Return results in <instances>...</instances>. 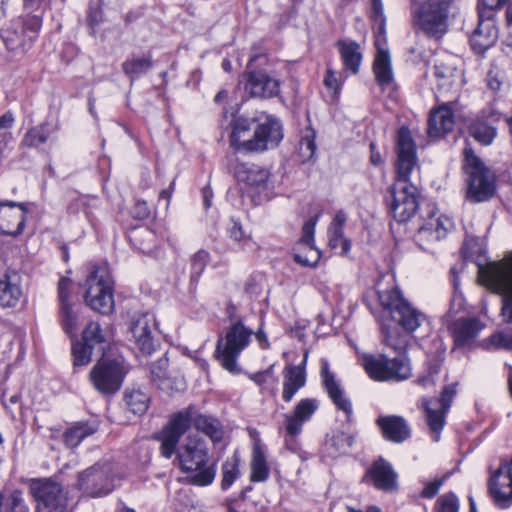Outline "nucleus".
Masks as SVG:
<instances>
[{
  "label": "nucleus",
  "mask_w": 512,
  "mask_h": 512,
  "mask_svg": "<svg viewBox=\"0 0 512 512\" xmlns=\"http://www.w3.org/2000/svg\"><path fill=\"white\" fill-rule=\"evenodd\" d=\"M42 26V20L39 16H29L23 23L22 31L28 36V42H34Z\"/></svg>",
  "instance_id": "13d9d810"
},
{
  "label": "nucleus",
  "mask_w": 512,
  "mask_h": 512,
  "mask_svg": "<svg viewBox=\"0 0 512 512\" xmlns=\"http://www.w3.org/2000/svg\"><path fill=\"white\" fill-rule=\"evenodd\" d=\"M49 133L45 124L30 128L22 139V144L29 148L38 147L45 143Z\"/></svg>",
  "instance_id": "de8ad7c7"
},
{
  "label": "nucleus",
  "mask_w": 512,
  "mask_h": 512,
  "mask_svg": "<svg viewBox=\"0 0 512 512\" xmlns=\"http://www.w3.org/2000/svg\"><path fill=\"white\" fill-rule=\"evenodd\" d=\"M5 512H40L39 505L25 499L20 490H14L6 500Z\"/></svg>",
  "instance_id": "ea45409f"
},
{
  "label": "nucleus",
  "mask_w": 512,
  "mask_h": 512,
  "mask_svg": "<svg viewBox=\"0 0 512 512\" xmlns=\"http://www.w3.org/2000/svg\"><path fill=\"white\" fill-rule=\"evenodd\" d=\"M382 331L384 334V341L388 346L397 351L405 348L406 339L398 333L397 329H391L390 327L383 326Z\"/></svg>",
  "instance_id": "4d7b16f0"
},
{
  "label": "nucleus",
  "mask_w": 512,
  "mask_h": 512,
  "mask_svg": "<svg viewBox=\"0 0 512 512\" xmlns=\"http://www.w3.org/2000/svg\"><path fill=\"white\" fill-rule=\"evenodd\" d=\"M253 334L254 332L240 321L227 329L225 337L218 340L215 351L223 368L231 373L238 371L237 357L249 345Z\"/></svg>",
  "instance_id": "0eeeda50"
},
{
  "label": "nucleus",
  "mask_w": 512,
  "mask_h": 512,
  "mask_svg": "<svg viewBox=\"0 0 512 512\" xmlns=\"http://www.w3.org/2000/svg\"><path fill=\"white\" fill-rule=\"evenodd\" d=\"M456 386V383L445 386L440 399L422 400V405L426 412L427 424L435 442L440 439V432L445 425V414L450 409L452 400L457 393Z\"/></svg>",
  "instance_id": "4468645a"
},
{
  "label": "nucleus",
  "mask_w": 512,
  "mask_h": 512,
  "mask_svg": "<svg viewBox=\"0 0 512 512\" xmlns=\"http://www.w3.org/2000/svg\"><path fill=\"white\" fill-rule=\"evenodd\" d=\"M352 444L353 437L345 433H337L331 439V445L340 453H345Z\"/></svg>",
  "instance_id": "e2e57ef3"
},
{
  "label": "nucleus",
  "mask_w": 512,
  "mask_h": 512,
  "mask_svg": "<svg viewBox=\"0 0 512 512\" xmlns=\"http://www.w3.org/2000/svg\"><path fill=\"white\" fill-rule=\"evenodd\" d=\"M279 87L280 84L277 79L262 71L251 72L245 84V90L251 96L262 98L276 96L279 92Z\"/></svg>",
  "instance_id": "b1692460"
},
{
  "label": "nucleus",
  "mask_w": 512,
  "mask_h": 512,
  "mask_svg": "<svg viewBox=\"0 0 512 512\" xmlns=\"http://www.w3.org/2000/svg\"><path fill=\"white\" fill-rule=\"evenodd\" d=\"M269 472L264 449L260 441L257 440L253 445L250 480L252 482H263L268 478Z\"/></svg>",
  "instance_id": "4c0bfd02"
},
{
  "label": "nucleus",
  "mask_w": 512,
  "mask_h": 512,
  "mask_svg": "<svg viewBox=\"0 0 512 512\" xmlns=\"http://www.w3.org/2000/svg\"><path fill=\"white\" fill-rule=\"evenodd\" d=\"M460 13L456 0H414L411 2L412 22L429 37H443L450 22Z\"/></svg>",
  "instance_id": "f03ea898"
},
{
  "label": "nucleus",
  "mask_w": 512,
  "mask_h": 512,
  "mask_svg": "<svg viewBox=\"0 0 512 512\" xmlns=\"http://www.w3.org/2000/svg\"><path fill=\"white\" fill-rule=\"evenodd\" d=\"M362 365L375 381H402L412 374L410 361L405 354L389 359L385 355H364Z\"/></svg>",
  "instance_id": "1a4fd4ad"
},
{
  "label": "nucleus",
  "mask_w": 512,
  "mask_h": 512,
  "mask_svg": "<svg viewBox=\"0 0 512 512\" xmlns=\"http://www.w3.org/2000/svg\"><path fill=\"white\" fill-rule=\"evenodd\" d=\"M444 479H435L425 485L421 495L424 498H433L442 486Z\"/></svg>",
  "instance_id": "338daca9"
},
{
  "label": "nucleus",
  "mask_w": 512,
  "mask_h": 512,
  "mask_svg": "<svg viewBox=\"0 0 512 512\" xmlns=\"http://www.w3.org/2000/svg\"><path fill=\"white\" fill-rule=\"evenodd\" d=\"M453 127L454 115L448 106L443 105L431 111L427 129L430 138H440L451 132Z\"/></svg>",
  "instance_id": "cd10ccee"
},
{
  "label": "nucleus",
  "mask_w": 512,
  "mask_h": 512,
  "mask_svg": "<svg viewBox=\"0 0 512 512\" xmlns=\"http://www.w3.org/2000/svg\"><path fill=\"white\" fill-rule=\"evenodd\" d=\"M93 347L84 341L77 342L72 346L73 364L74 366H85L90 363L92 358Z\"/></svg>",
  "instance_id": "864d4df0"
},
{
  "label": "nucleus",
  "mask_w": 512,
  "mask_h": 512,
  "mask_svg": "<svg viewBox=\"0 0 512 512\" xmlns=\"http://www.w3.org/2000/svg\"><path fill=\"white\" fill-rule=\"evenodd\" d=\"M26 213L23 203L0 201V232L10 236L21 234Z\"/></svg>",
  "instance_id": "a211bd4d"
},
{
  "label": "nucleus",
  "mask_w": 512,
  "mask_h": 512,
  "mask_svg": "<svg viewBox=\"0 0 512 512\" xmlns=\"http://www.w3.org/2000/svg\"><path fill=\"white\" fill-rule=\"evenodd\" d=\"M315 138L316 132L311 127L306 128L299 144V153L303 161L313 157L316 150Z\"/></svg>",
  "instance_id": "3c124183"
},
{
  "label": "nucleus",
  "mask_w": 512,
  "mask_h": 512,
  "mask_svg": "<svg viewBox=\"0 0 512 512\" xmlns=\"http://www.w3.org/2000/svg\"><path fill=\"white\" fill-rule=\"evenodd\" d=\"M125 376L123 363L116 359H101L90 371V380L95 389L104 395L116 393Z\"/></svg>",
  "instance_id": "ddd939ff"
},
{
  "label": "nucleus",
  "mask_w": 512,
  "mask_h": 512,
  "mask_svg": "<svg viewBox=\"0 0 512 512\" xmlns=\"http://www.w3.org/2000/svg\"><path fill=\"white\" fill-rule=\"evenodd\" d=\"M317 221L318 216H315L314 218H311L305 222L302 227V237L300 239V244L307 248L308 253L307 255L295 253L294 260L304 266H313L318 262L320 258V253L313 245L315 226Z\"/></svg>",
  "instance_id": "bb28decb"
},
{
  "label": "nucleus",
  "mask_w": 512,
  "mask_h": 512,
  "mask_svg": "<svg viewBox=\"0 0 512 512\" xmlns=\"http://www.w3.org/2000/svg\"><path fill=\"white\" fill-rule=\"evenodd\" d=\"M398 474L392 465L383 458L374 461L366 471L363 482L371 483L375 488L384 492H394L398 489Z\"/></svg>",
  "instance_id": "f3484780"
},
{
  "label": "nucleus",
  "mask_w": 512,
  "mask_h": 512,
  "mask_svg": "<svg viewBox=\"0 0 512 512\" xmlns=\"http://www.w3.org/2000/svg\"><path fill=\"white\" fill-rule=\"evenodd\" d=\"M82 341L94 348L107 342V335L99 323L92 321L83 330Z\"/></svg>",
  "instance_id": "37998d69"
},
{
  "label": "nucleus",
  "mask_w": 512,
  "mask_h": 512,
  "mask_svg": "<svg viewBox=\"0 0 512 512\" xmlns=\"http://www.w3.org/2000/svg\"><path fill=\"white\" fill-rule=\"evenodd\" d=\"M471 136L482 145H490L496 137V129L485 123L477 121L469 128Z\"/></svg>",
  "instance_id": "c03bdc74"
},
{
  "label": "nucleus",
  "mask_w": 512,
  "mask_h": 512,
  "mask_svg": "<svg viewBox=\"0 0 512 512\" xmlns=\"http://www.w3.org/2000/svg\"><path fill=\"white\" fill-rule=\"evenodd\" d=\"M452 227V223L447 217H431L420 229L419 235L434 241L445 237L447 231Z\"/></svg>",
  "instance_id": "58836bf2"
},
{
  "label": "nucleus",
  "mask_w": 512,
  "mask_h": 512,
  "mask_svg": "<svg viewBox=\"0 0 512 512\" xmlns=\"http://www.w3.org/2000/svg\"><path fill=\"white\" fill-rule=\"evenodd\" d=\"M168 367V360L160 358L151 368L152 381L157 387L167 394L183 391L185 389V382L182 378L171 379L167 376L166 370Z\"/></svg>",
  "instance_id": "c756f323"
},
{
  "label": "nucleus",
  "mask_w": 512,
  "mask_h": 512,
  "mask_svg": "<svg viewBox=\"0 0 512 512\" xmlns=\"http://www.w3.org/2000/svg\"><path fill=\"white\" fill-rule=\"evenodd\" d=\"M346 223V214L338 211L328 229V245L331 249H340V254L345 255L351 249L350 241L344 237L343 227Z\"/></svg>",
  "instance_id": "72a5a7b5"
},
{
  "label": "nucleus",
  "mask_w": 512,
  "mask_h": 512,
  "mask_svg": "<svg viewBox=\"0 0 512 512\" xmlns=\"http://www.w3.org/2000/svg\"><path fill=\"white\" fill-rule=\"evenodd\" d=\"M434 512H459L457 496L452 492L440 496L435 503Z\"/></svg>",
  "instance_id": "6e6d98bb"
},
{
  "label": "nucleus",
  "mask_w": 512,
  "mask_h": 512,
  "mask_svg": "<svg viewBox=\"0 0 512 512\" xmlns=\"http://www.w3.org/2000/svg\"><path fill=\"white\" fill-rule=\"evenodd\" d=\"M98 427L90 422H77L68 428L63 434L64 444L68 448L77 447L83 439L94 434Z\"/></svg>",
  "instance_id": "e433bc0d"
},
{
  "label": "nucleus",
  "mask_w": 512,
  "mask_h": 512,
  "mask_svg": "<svg viewBox=\"0 0 512 512\" xmlns=\"http://www.w3.org/2000/svg\"><path fill=\"white\" fill-rule=\"evenodd\" d=\"M22 297L21 277L18 273H6L0 278V306L14 307Z\"/></svg>",
  "instance_id": "7c9ffc66"
},
{
  "label": "nucleus",
  "mask_w": 512,
  "mask_h": 512,
  "mask_svg": "<svg viewBox=\"0 0 512 512\" xmlns=\"http://www.w3.org/2000/svg\"><path fill=\"white\" fill-rule=\"evenodd\" d=\"M482 346L487 350L508 349L512 350V331L496 332L483 341Z\"/></svg>",
  "instance_id": "09e8293b"
},
{
  "label": "nucleus",
  "mask_w": 512,
  "mask_h": 512,
  "mask_svg": "<svg viewBox=\"0 0 512 512\" xmlns=\"http://www.w3.org/2000/svg\"><path fill=\"white\" fill-rule=\"evenodd\" d=\"M191 425L207 435L213 442H220L223 438V427L216 418L202 415L194 406H189L174 413L167 425L155 434L154 438L161 443L160 453L163 457L170 459L175 454L180 438Z\"/></svg>",
  "instance_id": "f257e3e1"
},
{
  "label": "nucleus",
  "mask_w": 512,
  "mask_h": 512,
  "mask_svg": "<svg viewBox=\"0 0 512 512\" xmlns=\"http://www.w3.org/2000/svg\"><path fill=\"white\" fill-rule=\"evenodd\" d=\"M478 274L486 286L503 295L501 316L512 323V253L500 262L479 266Z\"/></svg>",
  "instance_id": "39448f33"
},
{
  "label": "nucleus",
  "mask_w": 512,
  "mask_h": 512,
  "mask_svg": "<svg viewBox=\"0 0 512 512\" xmlns=\"http://www.w3.org/2000/svg\"><path fill=\"white\" fill-rule=\"evenodd\" d=\"M274 365H271L268 369L250 375V379L254 381L258 386L264 387L270 381L275 382L273 374Z\"/></svg>",
  "instance_id": "0e129e2a"
},
{
  "label": "nucleus",
  "mask_w": 512,
  "mask_h": 512,
  "mask_svg": "<svg viewBox=\"0 0 512 512\" xmlns=\"http://www.w3.org/2000/svg\"><path fill=\"white\" fill-rule=\"evenodd\" d=\"M132 215L134 218L137 219H146L150 215V208L146 201L144 200H137L133 209H132Z\"/></svg>",
  "instance_id": "69168bd1"
},
{
  "label": "nucleus",
  "mask_w": 512,
  "mask_h": 512,
  "mask_svg": "<svg viewBox=\"0 0 512 512\" xmlns=\"http://www.w3.org/2000/svg\"><path fill=\"white\" fill-rule=\"evenodd\" d=\"M110 465H95L79 476L80 488L89 496L99 497L108 494L112 490Z\"/></svg>",
  "instance_id": "2eb2a0df"
},
{
  "label": "nucleus",
  "mask_w": 512,
  "mask_h": 512,
  "mask_svg": "<svg viewBox=\"0 0 512 512\" xmlns=\"http://www.w3.org/2000/svg\"><path fill=\"white\" fill-rule=\"evenodd\" d=\"M497 469L489 481V493L494 503L500 508H507L512 504V479Z\"/></svg>",
  "instance_id": "393cba45"
},
{
  "label": "nucleus",
  "mask_w": 512,
  "mask_h": 512,
  "mask_svg": "<svg viewBox=\"0 0 512 512\" xmlns=\"http://www.w3.org/2000/svg\"><path fill=\"white\" fill-rule=\"evenodd\" d=\"M249 135L244 152H263L279 145L283 139L282 125L277 118L266 116L263 121L254 120Z\"/></svg>",
  "instance_id": "f8f14e48"
},
{
  "label": "nucleus",
  "mask_w": 512,
  "mask_h": 512,
  "mask_svg": "<svg viewBox=\"0 0 512 512\" xmlns=\"http://www.w3.org/2000/svg\"><path fill=\"white\" fill-rule=\"evenodd\" d=\"M151 66L152 62L149 58H133L123 63V71L133 80L147 72Z\"/></svg>",
  "instance_id": "8fccbe9b"
},
{
  "label": "nucleus",
  "mask_w": 512,
  "mask_h": 512,
  "mask_svg": "<svg viewBox=\"0 0 512 512\" xmlns=\"http://www.w3.org/2000/svg\"><path fill=\"white\" fill-rule=\"evenodd\" d=\"M440 370V363L435 361L427 366V374L419 377L416 383L424 388L433 387L435 385V376Z\"/></svg>",
  "instance_id": "680f3d73"
},
{
  "label": "nucleus",
  "mask_w": 512,
  "mask_h": 512,
  "mask_svg": "<svg viewBox=\"0 0 512 512\" xmlns=\"http://www.w3.org/2000/svg\"><path fill=\"white\" fill-rule=\"evenodd\" d=\"M307 360V354L304 355L302 365H287L283 370V391L282 398L285 402H290L295 394L305 386L306 373L304 365Z\"/></svg>",
  "instance_id": "a878e982"
},
{
  "label": "nucleus",
  "mask_w": 512,
  "mask_h": 512,
  "mask_svg": "<svg viewBox=\"0 0 512 512\" xmlns=\"http://www.w3.org/2000/svg\"><path fill=\"white\" fill-rule=\"evenodd\" d=\"M336 46L340 52L344 69L352 74H357L362 61L360 45L355 41L339 40Z\"/></svg>",
  "instance_id": "f704fd0d"
},
{
  "label": "nucleus",
  "mask_w": 512,
  "mask_h": 512,
  "mask_svg": "<svg viewBox=\"0 0 512 512\" xmlns=\"http://www.w3.org/2000/svg\"><path fill=\"white\" fill-rule=\"evenodd\" d=\"M181 470L190 474L187 479L190 484L207 486L215 478L214 465L208 464V449L205 441L196 436H188L177 451Z\"/></svg>",
  "instance_id": "7ed1b4c3"
},
{
  "label": "nucleus",
  "mask_w": 512,
  "mask_h": 512,
  "mask_svg": "<svg viewBox=\"0 0 512 512\" xmlns=\"http://www.w3.org/2000/svg\"><path fill=\"white\" fill-rule=\"evenodd\" d=\"M254 124V119L236 118L231 123L229 135L230 146L237 151L244 152L247 139Z\"/></svg>",
  "instance_id": "c9c22d12"
},
{
  "label": "nucleus",
  "mask_w": 512,
  "mask_h": 512,
  "mask_svg": "<svg viewBox=\"0 0 512 512\" xmlns=\"http://www.w3.org/2000/svg\"><path fill=\"white\" fill-rule=\"evenodd\" d=\"M392 217L399 223L410 221L419 208V191L413 183L394 182L385 195Z\"/></svg>",
  "instance_id": "6e6552de"
},
{
  "label": "nucleus",
  "mask_w": 512,
  "mask_h": 512,
  "mask_svg": "<svg viewBox=\"0 0 512 512\" xmlns=\"http://www.w3.org/2000/svg\"><path fill=\"white\" fill-rule=\"evenodd\" d=\"M375 45L377 47V55L374 60L373 71L377 83L381 87H386L393 81L390 55L387 49L381 47L380 37H377Z\"/></svg>",
  "instance_id": "473e14b6"
},
{
  "label": "nucleus",
  "mask_w": 512,
  "mask_h": 512,
  "mask_svg": "<svg viewBox=\"0 0 512 512\" xmlns=\"http://www.w3.org/2000/svg\"><path fill=\"white\" fill-rule=\"evenodd\" d=\"M15 122L11 112L0 116V153H3L13 142L11 128Z\"/></svg>",
  "instance_id": "49530a36"
},
{
  "label": "nucleus",
  "mask_w": 512,
  "mask_h": 512,
  "mask_svg": "<svg viewBox=\"0 0 512 512\" xmlns=\"http://www.w3.org/2000/svg\"><path fill=\"white\" fill-rule=\"evenodd\" d=\"M31 496L46 507L56 509L65 505L66 497L62 487L49 480H31L29 484Z\"/></svg>",
  "instance_id": "aec40b11"
},
{
  "label": "nucleus",
  "mask_w": 512,
  "mask_h": 512,
  "mask_svg": "<svg viewBox=\"0 0 512 512\" xmlns=\"http://www.w3.org/2000/svg\"><path fill=\"white\" fill-rule=\"evenodd\" d=\"M434 70L440 90L448 91L451 89L459 77L458 72L453 67L447 66L444 63L435 64Z\"/></svg>",
  "instance_id": "79ce46f5"
},
{
  "label": "nucleus",
  "mask_w": 512,
  "mask_h": 512,
  "mask_svg": "<svg viewBox=\"0 0 512 512\" xmlns=\"http://www.w3.org/2000/svg\"><path fill=\"white\" fill-rule=\"evenodd\" d=\"M378 299L383 310L408 332L415 331L424 320L423 314L412 307L397 288L378 291Z\"/></svg>",
  "instance_id": "9d476101"
},
{
  "label": "nucleus",
  "mask_w": 512,
  "mask_h": 512,
  "mask_svg": "<svg viewBox=\"0 0 512 512\" xmlns=\"http://www.w3.org/2000/svg\"><path fill=\"white\" fill-rule=\"evenodd\" d=\"M383 436L392 442L401 443L410 437V429L404 419L398 416H382L377 419Z\"/></svg>",
  "instance_id": "2f4dec72"
},
{
  "label": "nucleus",
  "mask_w": 512,
  "mask_h": 512,
  "mask_svg": "<svg viewBox=\"0 0 512 512\" xmlns=\"http://www.w3.org/2000/svg\"><path fill=\"white\" fill-rule=\"evenodd\" d=\"M156 321L151 314H141L135 317L131 323V334L136 347L145 355L155 351L156 340L154 331Z\"/></svg>",
  "instance_id": "dca6fc26"
},
{
  "label": "nucleus",
  "mask_w": 512,
  "mask_h": 512,
  "mask_svg": "<svg viewBox=\"0 0 512 512\" xmlns=\"http://www.w3.org/2000/svg\"><path fill=\"white\" fill-rule=\"evenodd\" d=\"M419 171L415 143L409 129L402 127L398 132L394 182L412 183V177Z\"/></svg>",
  "instance_id": "9b49d317"
},
{
  "label": "nucleus",
  "mask_w": 512,
  "mask_h": 512,
  "mask_svg": "<svg viewBox=\"0 0 512 512\" xmlns=\"http://www.w3.org/2000/svg\"><path fill=\"white\" fill-rule=\"evenodd\" d=\"M6 48L10 51H27L32 42H28V36L21 31L19 33L16 30L5 29L1 34Z\"/></svg>",
  "instance_id": "a19ab883"
},
{
  "label": "nucleus",
  "mask_w": 512,
  "mask_h": 512,
  "mask_svg": "<svg viewBox=\"0 0 512 512\" xmlns=\"http://www.w3.org/2000/svg\"><path fill=\"white\" fill-rule=\"evenodd\" d=\"M318 408V402L315 399L305 398L298 402L292 414L285 415L286 432L295 437L301 430L303 424L308 421Z\"/></svg>",
  "instance_id": "5701e85b"
},
{
  "label": "nucleus",
  "mask_w": 512,
  "mask_h": 512,
  "mask_svg": "<svg viewBox=\"0 0 512 512\" xmlns=\"http://www.w3.org/2000/svg\"><path fill=\"white\" fill-rule=\"evenodd\" d=\"M150 397L140 390H133L126 394V403L129 409L138 415H142L149 407Z\"/></svg>",
  "instance_id": "a18cd8bd"
},
{
  "label": "nucleus",
  "mask_w": 512,
  "mask_h": 512,
  "mask_svg": "<svg viewBox=\"0 0 512 512\" xmlns=\"http://www.w3.org/2000/svg\"><path fill=\"white\" fill-rule=\"evenodd\" d=\"M209 260V253L205 250L197 251L191 258L192 277H199Z\"/></svg>",
  "instance_id": "052dcab7"
},
{
  "label": "nucleus",
  "mask_w": 512,
  "mask_h": 512,
  "mask_svg": "<svg viewBox=\"0 0 512 512\" xmlns=\"http://www.w3.org/2000/svg\"><path fill=\"white\" fill-rule=\"evenodd\" d=\"M238 459L233 457L222 465V489H228L239 476Z\"/></svg>",
  "instance_id": "5fc2aeb1"
},
{
  "label": "nucleus",
  "mask_w": 512,
  "mask_h": 512,
  "mask_svg": "<svg viewBox=\"0 0 512 512\" xmlns=\"http://www.w3.org/2000/svg\"><path fill=\"white\" fill-rule=\"evenodd\" d=\"M321 377L329 397L336 407L345 413L347 420L350 421L353 413L351 401L346 397L334 374L330 371L327 360L321 361Z\"/></svg>",
  "instance_id": "412c9836"
},
{
  "label": "nucleus",
  "mask_w": 512,
  "mask_h": 512,
  "mask_svg": "<svg viewBox=\"0 0 512 512\" xmlns=\"http://www.w3.org/2000/svg\"><path fill=\"white\" fill-rule=\"evenodd\" d=\"M483 325L476 318L457 319L448 325L457 346L468 345L482 330Z\"/></svg>",
  "instance_id": "c85d7f7f"
},
{
  "label": "nucleus",
  "mask_w": 512,
  "mask_h": 512,
  "mask_svg": "<svg viewBox=\"0 0 512 512\" xmlns=\"http://www.w3.org/2000/svg\"><path fill=\"white\" fill-rule=\"evenodd\" d=\"M84 288V301L92 310L102 314L114 311V281L106 266L93 267L86 278Z\"/></svg>",
  "instance_id": "423d86ee"
},
{
  "label": "nucleus",
  "mask_w": 512,
  "mask_h": 512,
  "mask_svg": "<svg viewBox=\"0 0 512 512\" xmlns=\"http://www.w3.org/2000/svg\"><path fill=\"white\" fill-rule=\"evenodd\" d=\"M233 170L237 180L251 189L258 191L266 189L270 177L267 169L255 164L237 163Z\"/></svg>",
  "instance_id": "4be33fe9"
},
{
  "label": "nucleus",
  "mask_w": 512,
  "mask_h": 512,
  "mask_svg": "<svg viewBox=\"0 0 512 512\" xmlns=\"http://www.w3.org/2000/svg\"><path fill=\"white\" fill-rule=\"evenodd\" d=\"M72 292V281L68 277H62L58 283V298L60 308L72 305L70 302Z\"/></svg>",
  "instance_id": "bf43d9fd"
},
{
  "label": "nucleus",
  "mask_w": 512,
  "mask_h": 512,
  "mask_svg": "<svg viewBox=\"0 0 512 512\" xmlns=\"http://www.w3.org/2000/svg\"><path fill=\"white\" fill-rule=\"evenodd\" d=\"M60 311L64 331L70 336H75L79 326L77 312L73 310L72 305L61 307Z\"/></svg>",
  "instance_id": "603ef678"
},
{
  "label": "nucleus",
  "mask_w": 512,
  "mask_h": 512,
  "mask_svg": "<svg viewBox=\"0 0 512 512\" xmlns=\"http://www.w3.org/2000/svg\"><path fill=\"white\" fill-rule=\"evenodd\" d=\"M230 237L236 242L248 241L249 238L245 235L239 223L234 222L230 228Z\"/></svg>",
  "instance_id": "774afa93"
},
{
  "label": "nucleus",
  "mask_w": 512,
  "mask_h": 512,
  "mask_svg": "<svg viewBox=\"0 0 512 512\" xmlns=\"http://www.w3.org/2000/svg\"><path fill=\"white\" fill-rule=\"evenodd\" d=\"M498 38L493 14L490 11L479 10V22L477 28L471 35L472 48L478 53L484 52L492 46Z\"/></svg>",
  "instance_id": "6ab92c4d"
},
{
  "label": "nucleus",
  "mask_w": 512,
  "mask_h": 512,
  "mask_svg": "<svg viewBox=\"0 0 512 512\" xmlns=\"http://www.w3.org/2000/svg\"><path fill=\"white\" fill-rule=\"evenodd\" d=\"M463 168L467 175L466 200L472 204L490 200L496 192L495 176L469 147L464 149Z\"/></svg>",
  "instance_id": "20e7f679"
}]
</instances>
